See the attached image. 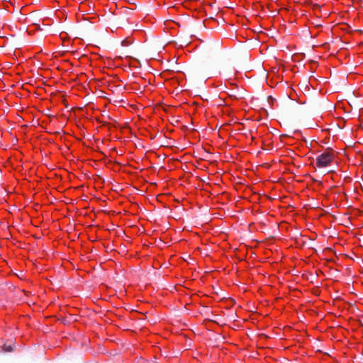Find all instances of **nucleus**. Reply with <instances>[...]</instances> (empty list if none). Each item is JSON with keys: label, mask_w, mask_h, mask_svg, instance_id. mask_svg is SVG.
<instances>
[{"label": "nucleus", "mask_w": 363, "mask_h": 363, "mask_svg": "<svg viewBox=\"0 0 363 363\" xmlns=\"http://www.w3.org/2000/svg\"><path fill=\"white\" fill-rule=\"evenodd\" d=\"M45 318H52V316H51V315H48V316H46Z\"/></svg>", "instance_id": "6"}, {"label": "nucleus", "mask_w": 363, "mask_h": 363, "mask_svg": "<svg viewBox=\"0 0 363 363\" xmlns=\"http://www.w3.org/2000/svg\"><path fill=\"white\" fill-rule=\"evenodd\" d=\"M338 153L333 148L328 147L318 155L315 160V168L325 169L336 162Z\"/></svg>", "instance_id": "1"}, {"label": "nucleus", "mask_w": 363, "mask_h": 363, "mask_svg": "<svg viewBox=\"0 0 363 363\" xmlns=\"http://www.w3.org/2000/svg\"><path fill=\"white\" fill-rule=\"evenodd\" d=\"M156 322L155 321H153L151 324H155Z\"/></svg>", "instance_id": "7"}, {"label": "nucleus", "mask_w": 363, "mask_h": 363, "mask_svg": "<svg viewBox=\"0 0 363 363\" xmlns=\"http://www.w3.org/2000/svg\"><path fill=\"white\" fill-rule=\"evenodd\" d=\"M228 325L230 328L235 330L237 327V325H235V320L231 321L230 323H228Z\"/></svg>", "instance_id": "4"}, {"label": "nucleus", "mask_w": 363, "mask_h": 363, "mask_svg": "<svg viewBox=\"0 0 363 363\" xmlns=\"http://www.w3.org/2000/svg\"><path fill=\"white\" fill-rule=\"evenodd\" d=\"M2 349L4 352H11L13 351V347L11 345H7L4 344L2 347Z\"/></svg>", "instance_id": "3"}, {"label": "nucleus", "mask_w": 363, "mask_h": 363, "mask_svg": "<svg viewBox=\"0 0 363 363\" xmlns=\"http://www.w3.org/2000/svg\"><path fill=\"white\" fill-rule=\"evenodd\" d=\"M226 320L227 319H219L218 321L212 320L211 319H205L203 322V324L208 329V324H216L220 327L226 325H228V323Z\"/></svg>", "instance_id": "2"}, {"label": "nucleus", "mask_w": 363, "mask_h": 363, "mask_svg": "<svg viewBox=\"0 0 363 363\" xmlns=\"http://www.w3.org/2000/svg\"><path fill=\"white\" fill-rule=\"evenodd\" d=\"M59 320H61L62 323L65 325L68 324L69 323L68 319L63 318V319H59Z\"/></svg>", "instance_id": "5"}]
</instances>
